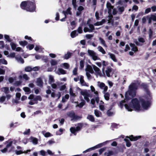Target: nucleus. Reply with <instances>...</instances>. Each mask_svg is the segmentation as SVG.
<instances>
[{"mask_svg":"<svg viewBox=\"0 0 156 156\" xmlns=\"http://www.w3.org/2000/svg\"><path fill=\"white\" fill-rule=\"evenodd\" d=\"M35 0H33V2L29 1H23L20 4V7L22 9L28 12H33L36 11V7Z\"/></svg>","mask_w":156,"mask_h":156,"instance_id":"nucleus-1","label":"nucleus"},{"mask_svg":"<svg viewBox=\"0 0 156 156\" xmlns=\"http://www.w3.org/2000/svg\"><path fill=\"white\" fill-rule=\"evenodd\" d=\"M138 87L136 83H131L129 86L128 91L126 93L125 100L128 101L134 97L136 95V91Z\"/></svg>","mask_w":156,"mask_h":156,"instance_id":"nucleus-2","label":"nucleus"},{"mask_svg":"<svg viewBox=\"0 0 156 156\" xmlns=\"http://www.w3.org/2000/svg\"><path fill=\"white\" fill-rule=\"evenodd\" d=\"M124 106L129 111L131 112L132 111L131 108L137 111H139L141 109L140 100L136 98H133L129 105L125 104Z\"/></svg>","mask_w":156,"mask_h":156,"instance_id":"nucleus-3","label":"nucleus"},{"mask_svg":"<svg viewBox=\"0 0 156 156\" xmlns=\"http://www.w3.org/2000/svg\"><path fill=\"white\" fill-rule=\"evenodd\" d=\"M139 99L140 101L142 107L144 109H147L151 105L150 102L149 101H146L144 99L141 97H139Z\"/></svg>","mask_w":156,"mask_h":156,"instance_id":"nucleus-4","label":"nucleus"},{"mask_svg":"<svg viewBox=\"0 0 156 156\" xmlns=\"http://www.w3.org/2000/svg\"><path fill=\"white\" fill-rule=\"evenodd\" d=\"M67 115L71 118H72L71 120H77L78 119H80L82 117L76 115L73 111H71L68 112L67 113Z\"/></svg>","mask_w":156,"mask_h":156,"instance_id":"nucleus-5","label":"nucleus"},{"mask_svg":"<svg viewBox=\"0 0 156 156\" xmlns=\"http://www.w3.org/2000/svg\"><path fill=\"white\" fill-rule=\"evenodd\" d=\"M108 142V141H106L105 142H104L103 143H101L99 144H98L94 147L89 148L86 150L83 151V153H85L88 151H90L92 150H94L97 148H100L102 147L103 146L105 145L106 144V142Z\"/></svg>","mask_w":156,"mask_h":156,"instance_id":"nucleus-6","label":"nucleus"},{"mask_svg":"<svg viewBox=\"0 0 156 156\" xmlns=\"http://www.w3.org/2000/svg\"><path fill=\"white\" fill-rule=\"evenodd\" d=\"M140 87L141 89L144 90L147 95H150V92L149 89V86L147 84L145 83H142L140 85Z\"/></svg>","mask_w":156,"mask_h":156,"instance_id":"nucleus-7","label":"nucleus"},{"mask_svg":"<svg viewBox=\"0 0 156 156\" xmlns=\"http://www.w3.org/2000/svg\"><path fill=\"white\" fill-rule=\"evenodd\" d=\"M147 17L149 24L151 23L152 21L156 22V13L151 14L150 16H147Z\"/></svg>","mask_w":156,"mask_h":156,"instance_id":"nucleus-8","label":"nucleus"},{"mask_svg":"<svg viewBox=\"0 0 156 156\" xmlns=\"http://www.w3.org/2000/svg\"><path fill=\"white\" fill-rule=\"evenodd\" d=\"M86 126H89L88 124L87 123H78L76 129L77 131H79L83 127H85Z\"/></svg>","mask_w":156,"mask_h":156,"instance_id":"nucleus-9","label":"nucleus"},{"mask_svg":"<svg viewBox=\"0 0 156 156\" xmlns=\"http://www.w3.org/2000/svg\"><path fill=\"white\" fill-rule=\"evenodd\" d=\"M84 9V8L83 6H79L77 9L78 11L76 12V16H79L81 15L82 13V11Z\"/></svg>","mask_w":156,"mask_h":156,"instance_id":"nucleus-10","label":"nucleus"},{"mask_svg":"<svg viewBox=\"0 0 156 156\" xmlns=\"http://www.w3.org/2000/svg\"><path fill=\"white\" fill-rule=\"evenodd\" d=\"M36 83L37 86L41 87H43V82L41 78L40 77L37 79Z\"/></svg>","mask_w":156,"mask_h":156,"instance_id":"nucleus-11","label":"nucleus"},{"mask_svg":"<svg viewBox=\"0 0 156 156\" xmlns=\"http://www.w3.org/2000/svg\"><path fill=\"white\" fill-rule=\"evenodd\" d=\"M83 76H80V81L81 84L82 86L88 87L89 85L88 83H86L83 80Z\"/></svg>","mask_w":156,"mask_h":156,"instance_id":"nucleus-12","label":"nucleus"},{"mask_svg":"<svg viewBox=\"0 0 156 156\" xmlns=\"http://www.w3.org/2000/svg\"><path fill=\"white\" fill-rule=\"evenodd\" d=\"M129 45L132 48L131 50L134 52H137L138 51L137 47L134 44L131 43L129 44Z\"/></svg>","mask_w":156,"mask_h":156,"instance_id":"nucleus-13","label":"nucleus"},{"mask_svg":"<svg viewBox=\"0 0 156 156\" xmlns=\"http://www.w3.org/2000/svg\"><path fill=\"white\" fill-rule=\"evenodd\" d=\"M112 70V69L110 67H108L107 70H106L105 73L106 74L107 76L108 77H110V73H111Z\"/></svg>","mask_w":156,"mask_h":156,"instance_id":"nucleus-14","label":"nucleus"},{"mask_svg":"<svg viewBox=\"0 0 156 156\" xmlns=\"http://www.w3.org/2000/svg\"><path fill=\"white\" fill-rule=\"evenodd\" d=\"M108 55L110 56V58L114 62H117L118 61L117 59L115 57V55L112 53L109 52Z\"/></svg>","mask_w":156,"mask_h":156,"instance_id":"nucleus-15","label":"nucleus"},{"mask_svg":"<svg viewBox=\"0 0 156 156\" xmlns=\"http://www.w3.org/2000/svg\"><path fill=\"white\" fill-rule=\"evenodd\" d=\"M94 70L99 75H101V73L100 69L95 65L93 66Z\"/></svg>","mask_w":156,"mask_h":156,"instance_id":"nucleus-16","label":"nucleus"},{"mask_svg":"<svg viewBox=\"0 0 156 156\" xmlns=\"http://www.w3.org/2000/svg\"><path fill=\"white\" fill-rule=\"evenodd\" d=\"M71 8L70 7H69L68 8V9H67L66 11H62V13L66 15V16L68 14H69V15H72V12L71 11Z\"/></svg>","mask_w":156,"mask_h":156,"instance_id":"nucleus-17","label":"nucleus"},{"mask_svg":"<svg viewBox=\"0 0 156 156\" xmlns=\"http://www.w3.org/2000/svg\"><path fill=\"white\" fill-rule=\"evenodd\" d=\"M42 100V98L41 96L40 95L36 96V97L34 98V101H35V104L37 103V101H41Z\"/></svg>","mask_w":156,"mask_h":156,"instance_id":"nucleus-18","label":"nucleus"},{"mask_svg":"<svg viewBox=\"0 0 156 156\" xmlns=\"http://www.w3.org/2000/svg\"><path fill=\"white\" fill-rule=\"evenodd\" d=\"M87 119L91 122H95V119L94 116L92 115H88L87 117Z\"/></svg>","mask_w":156,"mask_h":156,"instance_id":"nucleus-19","label":"nucleus"},{"mask_svg":"<svg viewBox=\"0 0 156 156\" xmlns=\"http://www.w3.org/2000/svg\"><path fill=\"white\" fill-rule=\"evenodd\" d=\"M19 44L23 47L28 44V42L26 41H21L19 42Z\"/></svg>","mask_w":156,"mask_h":156,"instance_id":"nucleus-20","label":"nucleus"},{"mask_svg":"<svg viewBox=\"0 0 156 156\" xmlns=\"http://www.w3.org/2000/svg\"><path fill=\"white\" fill-rule=\"evenodd\" d=\"M70 130L71 133L74 135H76V132H77V131L76 130V129L75 127H71L70 129Z\"/></svg>","mask_w":156,"mask_h":156,"instance_id":"nucleus-21","label":"nucleus"},{"mask_svg":"<svg viewBox=\"0 0 156 156\" xmlns=\"http://www.w3.org/2000/svg\"><path fill=\"white\" fill-rule=\"evenodd\" d=\"M78 35V34L76 33V30L72 31L70 34L71 37L73 38L75 37L76 36Z\"/></svg>","mask_w":156,"mask_h":156,"instance_id":"nucleus-22","label":"nucleus"},{"mask_svg":"<svg viewBox=\"0 0 156 156\" xmlns=\"http://www.w3.org/2000/svg\"><path fill=\"white\" fill-rule=\"evenodd\" d=\"M104 94V97L106 101H108L109 99L110 94L108 92L103 93Z\"/></svg>","mask_w":156,"mask_h":156,"instance_id":"nucleus-23","label":"nucleus"},{"mask_svg":"<svg viewBox=\"0 0 156 156\" xmlns=\"http://www.w3.org/2000/svg\"><path fill=\"white\" fill-rule=\"evenodd\" d=\"M10 45L11 46L12 49L13 50H15L17 45L16 44L13 42H11L10 43Z\"/></svg>","mask_w":156,"mask_h":156,"instance_id":"nucleus-24","label":"nucleus"},{"mask_svg":"<svg viewBox=\"0 0 156 156\" xmlns=\"http://www.w3.org/2000/svg\"><path fill=\"white\" fill-rule=\"evenodd\" d=\"M23 90L25 92H27V94H29L31 92L30 89L28 87H23Z\"/></svg>","mask_w":156,"mask_h":156,"instance_id":"nucleus-25","label":"nucleus"},{"mask_svg":"<svg viewBox=\"0 0 156 156\" xmlns=\"http://www.w3.org/2000/svg\"><path fill=\"white\" fill-rule=\"evenodd\" d=\"M81 101L82 102L79 105H77V106L80 108H82L85 105V101L83 98L81 99Z\"/></svg>","mask_w":156,"mask_h":156,"instance_id":"nucleus-26","label":"nucleus"},{"mask_svg":"<svg viewBox=\"0 0 156 156\" xmlns=\"http://www.w3.org/2000/svg\"><path fill=\"white\" fill-rule=\"evenodd\" d=\"M58 71L59 73H58L59 75L65 74L66 73V71L62 68H59L58 69Z\"/></svg>","mask_w":156,"mask_h":156,"instance_id":"nucleus-27","label":"nucleus"},{"mask_svg":"<svg viewBox=\"0 0 156 156\" xmlns=\"http://www.w3.org/2000/svg\"><path fill=\"white\" fill-rule=\"evenodd\" d=\"M82 26L83 24H80L77 30V31L79 34H82L83 32L82 30Z\"/></svg>","mask_w":156,"mask_h":156,"instance_id":"nucleus-28","label":"nucleus"},{"mask_svg":"<svg viewBox=\"0 0 156 156\" xmlns=\"http://www.w3.org/2000/svg\"><path fill=\"white\" fill-rule=\"evenodd\" d=\"M18 122H16L15 123L12 122L9 125V127L10 128H15L18 126Z\"/></svg>","mask_w":156,"mask_h":156,"instance_id":"nucleus-29","label":"nucleus"},{"mask_svg":"<svg viewBox=\"0 0 156 156\" xmlns=\"http://www.w3.org/2000/svg\"><path fill=\"white\" fill-rule=\"evenodd\" d=\"M72 53L70 52H68L67 54H65L64 56V58L65 59H67L71 56Z\"/></svg>","mask_w":156,"mask_h":156,"instance_id":"nucleus-30","label":"nucleus"},{"mask_svg":"<svg viewBox=\"0 0 156 156\" xmlns=\"http://www.w3.org/2000/svg\"><path fill=\"white\" fill-rule=\"evenodd\" d=\"M4 37L5 39L7 41L9 42H11L12 41V39L10 38L9 37V36L8 35L5 34L4 35Z\"/></svg>","mask_w":156,"mask_h":156,"instance_id":"nucleus-31","label":"nucleus"},{"mask_svg":"<svg viewBox=\"0 0 156 156\" xmlns=\"http://www.w3.org/2000/svg\"><path fill=\"white\" fill-rule=\"evenodd\" d=\"M124 140L126 143V146L128 147H130V146L131 145V142L129 141V140L126 138Z\"/></svg>","mask_w":156,"mask_h":156,"instance_id":"nucleus-32","label":"nucleus"},{"mask_svg":"<svg viewBox=\"0 0 156 156\" xmlns=\"http://www.w3.org/2000/svg\"><path fill=\"white\" fill-rule=\"evenodd\" d=\"M99 40L100 41L101 43L102 44H103L104 46L107 47V45L105 43V41L103 38L100 37L99 38Z\"/></svg>","mask_w":156,"mask_h":156,"instance_id":"nucleus-33","label":"nucleus"},{"mask_svg":"<svg viewBox=\"0 0 156 156\" xmlns=\"http://www.w3.org/2000/svg\"><path fill=\"white\" fill-rule=\"evenodd\" d=\"M94 112L95 115L97 117H99L100 114H101V113L97 109L95 110Z\"/></svg>","mask_w":156,"mask_h":156,"instance_id":"nucleus-34","label":"nucleus"},{"mask_svg":"<svg viewBox=\"0 0 156 156\" xmlns=\"http://www.w3.org/2000/svg\"><path fill=\"white\" fill-rule=\"evenodd\" d=\"M98 48L99 49V51L101 52L103 54H105L106 53V52L103 48L101 46H99Z\"/></svg>","mask_w":156,"mask_h":156,"instance_id":"nucleus-35","label":"nucleus"},{"mask_svg":"<svg viewBox=\"0 0 156 156\" xmlns=\"http://www.w3.org/2000/svg\"><path fill=\"white\" fill-rule=\"evenodd\" d=\"M32 139V141L33 144H37L38 143V140L37 138H34L32 137H30Z\"/></svg>","mask_w":156,"mask_h":156,"instance_id":"nucleus-36","label":"nucleus"},{"mask_svg":"<svg viewBox=\"0 0 156 156\" xmlns=\"http://www.w3.org/2000/svg\"><path fill=\"white\" fill-rule=\"evenodd\" d=\"M32 68L30 66H27L25 67V71L27 72H30L32 71Z\"/></svg>","mask_w":156,"mask_h":156,"instance_id":"nucleus-37","label":"nucleus"},{"mask_svg":"<svg viewBox=\"0 0 156 156\" xmlns=\"http://www.w3.org/2000/svg\"><path fill=\"white\" fill-rule=\"evenodd\" d=\"M84 61L83 60H81L80 61V69H83L84 66Z\"/></svg>","mask_w":156,"mask_h":156,"instance_id":"nucleus-38","label":"nucleus"},{"mask_svg":"<svg viewBox=\"0 0 156 156\" xmlns=\"http://www.w3.org/2000/svg\"><path fill=\"white\" fill-rule=\"evenodd\" d=\"M34 45L33 44H29L26 47L27 48H28L29 50H32L34 47Z\"/></svg>","mask_w":156,"mask_h":156,"instance_id":"nucleus-39","label":"nucleus"},{"mask_svg":"<svg viewBox=\"0 0 156 156\" xmlns=\"http://www.w3.org/2000/svg\"><path fill=\"white\" fill-rule=\"evenodd\" d=\"M57 64V62L55 60L52 59L51 61V64L52 66L56 65Z\"/></svg>","mask_w":156,"mask_h":156,"instance_id":"nucleus-40","label":"nucleus"},{"mask_svg":"<svg viewBox=\"0 0 156 156\" xmlns=\"http://www.w3.org/2000/svg\"><path fill=\"white\" fill-rule=\"evenodd\" d=\"M138 40L139 42L142 43H144L145 42L144 39L142 37H139Z\"/></svg>","mask_w":156,"mask_h":156,"instance_id":"nucleus-41","label":"nucleus"},{"mask_svg":"<svg viewBox=\"0 0 156 156\" xmlns=\"http://www.w3.org/2000/svg\"><path fill=\"white\" fill-rule=\"evenodd\" d=\"M88 26L90 28L89 29L90 30V32H92L95 29L94 25L92 24H90Z\"/></svg>","mask_w":156,"mask_h":156,"instance_id":"nucleus-42","label":"nucleus"},{"mask_svg":"<svg viewBox=\"0 0 156 156\" xmlns=\"http://www.w3.org/2000/svg\"><path fill=\"white\" fill-rule=\"evenodd\" d=\"M88 52L89 55L91 56L94 55V54H95L93 51L91 50H88Z\"/></svg>","mask_w":156,"mask_h":156,"instance_id":"nucleus-43","label":"nucleus"},{"mask_svg":"<svg viewBox=\"0 0 156 156\" xmlns=\"http://www.w3.org/2000/svg\"><path fill=\"white\" fill-rule=\"evenodd\" d=\"M106 6L108 9H112L113 8V7L111 5V4L109 2H107L106 4Z\"/></svg>","mask_w":156,"mask_h":156,"instance_id":"nucleus-44","label":"nucleus"},{"mask_svg":"<svg viewBox=\"0 0 156 156\" xmlns=\"http://www.w3.org/2000/svg\"><path fill=\"white\" fill-rule=\"evenodd\" d=\"M25 39L29 40V42H31L32 41H33V40L32 38L30 37H29L28 36L26 35L24 37Z\"/></svg>","mask_w":156,"mask_h":156,"instance_id":"nucleus-45","label":"nucleus"},{"mask_svg":"<svg viewBox=\"0 0 156 156\" xmlns=\"http://www.w3.org/2000/svg\"><path fill=\"white\" fill-rule=\"evenodd\" d=\"M153 34V32L152 29L151 28L149 29V36L150 38H151L152 37Z\"/></svg>","mask_w":156,"mask_h":156,"instance_id":"nucleus-46","label":"nucleus"},{"mask_svg":"<svg viewBox=\"0 0 156 156\" xmlns=\"http://www.w3.org/2000/svg\"><path fill=\"white\" fill-rule=\"evenodd\" d=\"M147 20V16H144L142 19V23L143 24H145L146 23Z\"/></svg>","mask_w":156,"mask_h":156,"instance_id":"nucleus-47","label":"nucleus"},{"mask_svg":"<svg viewBox=\"0 0 156 156\" xmlns=\"http://www.w3.org/2000/svg\"><path fill=\"white\" fill-rule=\"evenodd\" d=\"M110 110H108L107 112V114L108 116H112L113 114V112L110 111Z\"/></svg>","mask_w":156,"mask_h":156,"instance_id":"nucleus-48","label":"nucleus"},{"mask_svg":"<svg viewBox=\"0 0 156 156\" xmlns=\"http://www.w3.org/2000/svg\"><path fill=\"white\" fill-rule=\"evenodd\" d=\"M106 149V147H104L103 148H101L99 150V154H101L104 151H105Z\"/></svg>","mask_w":156,"mask_h":156,"instance_id":"nucleus-49","label":"nucleus"},{"mask_svg":"<svg viewBox=\"0 0 156 156\" xmlns=\"http://www.w3.org/2000/svg\"><path fill=\"white\" fill-rule=\"evenodd\" d=\"M4 89V91L6 94H7L9 93V88L8 87H3V88Z\"/></svg>","mask_w":156,"mask_h":156,"instance_id":"nucleus-50","label":"nucleus"},{"mask_svg":"<svg viewBox=\"0 0 156 156\" xmlns=\"http://www.w3.org/2000/svg\"><path fill=\"white\" fill-rule=\"evenodd\" d=\"M0 49H2L5 47L4 43L3 41H0Z\"/></svg>","mask_w":156,"mask_h":156,"instance_id":"nucleus-51","label":"nucleus"},{"mask_svg":"<svg viewBox=\"0 0 156 156\" xmlns=\"http://www.w3.org/2000/svg\"><path fill=\"white\" fill-rule=\"evenodd\" d=\"M22 83V81H16V82L14 83V85H15L16 86H18L21 85Z\"/></svg>","mask_w":156,"mask_h":156,"instance_id":"nucleus-52","label":"nucleus"},{"mask_svg":"<svg viewBox=\"0 0 156 156\" xmlns=\"http://www.w3.org/2000/svg\"><path fill=\"white\" fill-rule=\"evenodd\" d=\"M92 69H93L91 66H90L89 65H88L87 66V68L86 69V70L87 71L89 72L90 70H91Z\"/></svg>","mask_w":156,"mask_h":156,"instance_id":"nucleus-53","label":"nucleus"},{"mask_svg":"<svg viewBox=\"0 0 156 156\" xmlns=\"http://www.w3.org/2000/svg\"><path fill=\"white\" fill-rule=\"evenodd\" d=\"M126 137L129 138L131 141H133V140H134V136L133 135H131L129 136H127Z\"/></svg>","mask_w":156,"mask_h":156,"instance_id":"nucleus-54","label":"nucleus"},{"mask_svg":"<svg viewBox=\"0 0 156 156\" xmlns=\"http://www.w3.org/2000/svg\"><path fill=\"white\" fill-rule=\"evenodd\" d=\"M63 132V129L62 128H60L59 131H57L56 132V134L57 135H61Z\"/></svg>","mask_w":156,"mask_h":156,"instance_id":"nucleus-55","label":"nucleus"},{"mask_svg":"<svg viewBox=\"0 0 156 156\" xmlns=\"http://www.w3.org/2000/svg\"><path fill=\"white\" fill-rule=\"evenodd\" d=\"M63 66L65 68L68 69L69 68V64L67 63H64L63 64Z\"/></svg>","mask_w":156,"mask_h":156,"instance_id":"nucleus-56","label":"nucleus"},{"mask_svg":"<svg viewBox=\"0 0 156 156\" xmlns=\"http://www.w3.org/2000/svg\"><path fill=\"white\" fill-rule=\"evenodd\" d=\"M119 11L121 13H122L124 10V8L123 6L119 7L118 9Z\"/></svg>","mask_w":156,"mask_h":156,"instance_id":"nucleus-57","label":"nucleus"},{"mask_svg":"<svg viewBox=\"0 0 156 156\" xmlns=\"http://www.w3.org/2000/svg\"><path fill=\"white\" fill-rule=\"evenodd\" d=\"M6 97L5 96H2L0 98V102H2L5 101Z\"/></svg>","mask_w":156,"mask_h":156,"instance_id":"nucleus-58","label":"nucleus"},{"mask_svg":"<svg viewBox=\"0 0 156 156\" xmlns=\"http://www.w3.org/2000/svg\"><path fill=\"white\" fill-rule=\"evenodd\" d=\"M69 93L70 95L72 96H75V94L73 93V89L71 88L69 89Z\"/></svg>","mask_w":156,"mask_h":156,"instance_id":"nucleus-59","label":"nucleus"},{"mask_svg":"<svg viewBox=\"0 0 156 156\" xmlns=\"http://www.w3.org/2000/svg\"><path fill=\"white\" fill-rule=\"evenodd\" d=\"M93 37V35L91 34H87L86 35V37L88 39H90Z\"/></svg>","mask_w":156,"mask_h":156,"instance_id":"nucleus-60","label":"nucleus"},{"mask_svg":"<svg viewBox=\"0 0 156 156\" xmlns=\"http://www.w3.org/2000/svg\"><path fill=\"white\" fill-rule=\"evenodd\" d=\"M23 79H25L26 80H28L29 79V78L27 74H25L23 75Z\"/></svg>","mask_w":156,"mask_h":156,"instance_id":"nucleus-61","label":"nucleus"},{"mask_svg":"<svg viewBox=\"0 0 156 156\" xmlns=\"http://www.w3.org/2000/svg\"><path fill=\"white\" fill-rule=\"evenodd\" d=\"M89 94H88V95H87L86 96H84V99L87 102H89L90 101V99L89 98Z\"/></svg>","mask_w":156,"mask_h":156,"instance_id":"nucleus-62","label":"nucleus"},{"mask_svg":"<svg viewBox=\"0 0 156 156\" xmlns=\"http://www.w3.org/2000/svg\"><path fill=\"white\" fill-rule=\"evenodd\" d=\"M41 155L43 156L47 155L45 151L44 150H41L40 151Z\"/></svg>","mask_w":156,"mask_h":156,"instance_id":"nucleus-63","label":"nucleus"},{"mask_svg":"<svg viewBox=\"0 0 156 156\" xmlns=\"http://www.w3.org/2000/svg\"><path fill=\"white\" fill-rule=\"evenodd\" d=\"M105 84L103 83H101L99 84V87L101 89H103L104 87L105 86Z\"/></svg>","mask_w":156,"mask_h":156,"instance_id":"nucleus-64","label":"nucleus"}]
</instances>
